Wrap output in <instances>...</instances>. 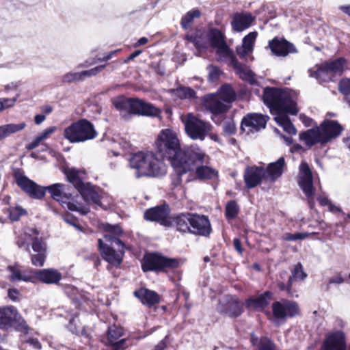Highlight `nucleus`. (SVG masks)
Here are the masks:
<instances>
[{"label": "nucleus", "mask_w": 350, "mask_h": 350, "mask_svg": "<svg viewBox=\"0 0 350 350\" xmlns=\"http://www.w3.org/2000/svg\"><path fill=\"white\" fill-rule=\"evenodd\" d=\"M297 93L292 90L269 87L264 89L262 96L264 103L275 114V122L291 135H296L297 131L286 114L297 113Z\"/></svg>", "instance_id": "nucleus-1"}, {"label": "nucleus", "mask_w": 350, "mask_h": 350, "mask_svg": "<svg viewBox=\"0 0 350 350\" xmlns=\"http://www.w3.org/2000/svg\"><path fill=\"white\" fill-rule=\"evenodd\" d=\"M156 148L163 158H166L170 161L176 172L189 167L190 164L186 162V159L203 155L196 145L182 149L178 133L171 129L160 131L156 141Z\"/></svg>", "instance_id": "nucleus-2"}, {"label": "nucleus", "mask_w": 350, "mask_h": 350, "mask_svg": "<svg viewBox=\"0 0 350 350\" xmlns=\"http://www.w3.org/2000/svg\"><path fill=\"white\" fill-rule=\"evenodd\" d=\"M131 168L135 170V176L160 177L167 173V165L152 152H138L129 160Z\"/></svg>", "instance_id": "nucleus-3"}, {"label": "nucleus", "mask_w": 350, "mask_h": 350, "mask_svg": "<svg viewBox=\"0 0 350 350\" xmlns=\"http://www.w3.org/2000/svg\"><path fill=\"white\" fill-rule=\"evenodd\" d=\"M343 127L335 120H325L319 126L299 134L300 140L308 147L314 144H325L340 135Z\"/></svg>", "instance_id": "nucleus-4"}, {"label": "nucleus", "mask_w": 350, "mask_h": 350, "mask_svg": "<svg viewBox=\"0 0 350 350\" xmlns=\"http://www.w3.org/2000/svg\"><path fill=\"white\" fill-rule=\"evenodd\" d=\"M63 135L70 143H80L96 138L98 133L94 124L89 120L83 118L66 127Z\"/></svg>", "instance_id": "nucleus-5"}, {"label": "nucleus", "mask_w": 350, "mask_h": 350, "mask_svg": "<svg viewBox=\"0 0 350 350\" xmlns=\"http://www.w3.org/2000/svg\"><path fill=\"white\" fill-rule=\"evenodd\" d=\"M113 105L118 110L129 107L131 112L141 116L157 117L161 113V111L155 106L138 98H117L113 100Z\"/></svg>", "instance_id": "nucleus-6"}, {"label": "nucleus", "mask_w": 350, "mask_h": 350, "mask_svg": "<svg viewBox=\"0 0 350 350\" xmlns=\"http://www.w3.org/2000/svg\"><path fill=\"white\" fill-rule=\"evenodd\" d=\"M13 327L16 330L25 334L28 333L30 329L16 307L13 306L1 307L0 329L7 331Z\"/></svg>", "instance_id": "nucleus-7"}, {"label": "nucleus", "mask_w": 350, "mask_h": 350, "mask_svg": "<svg viewBox=\"0 0 350 350\" xmlns=\"http://www.w3.org/2000/svg\"><path fill=\"white\" fill-rule=\"evenodd\" d=\"M63 172L67 180L73 185L75 188L80 193L81 197H100L102 189L90 183H85L81 179L83 172L75 167H64Z\"/></svg>", "instance_id": "nucleus-8"}, {"label": "nucleus", "mask_w": 350, "mask_h": 350, "mask_svg": "<svg viewBox=\"0 0 350 350\" xmlns=\"http://www.w3.org/2000/svg\"><path fill=\"white\" fill-rule=\"evenodd\" d=\"M199 151L203 154L200 157H192L186 159V162L190 164L188 169L177 171L178 175H182L196 169V174L199 179H212L217 176V172L207 165L209 162V157L199 147Z\"/></svg>", "instance_id": "nucleus-9"}, {"label": "nucleus", "mask_w": 350, "mask_h": 350, "mask_svg": "<svg viewBox=\"0 0 350 350\" xmlns=\"http://www.w3.org/2000/svg\"><path fill=\"white\" fill-rule=\"evenodd\" d=\"M179 262L176 258L163 256L159 254L152 253L145 255L142 267L144 271L167 272L176 269Z\"/></svg>", "instance_id": "nucleus-10"}, {"label": "nucleus", "mask_w": 350, "mask_h": 350, "mask_svg": "<svg viewBox=\"0 0 350 350\" xmlns=\"http://www.w3.org/2000/svg\"><path fill=\"white\" fill-rule=\"evenodd\" d=\"M185 129L187 135L191 139L203 141L211 132L212 125L189 113L185 121Z\"/></svg>", "instance_id": "nucleus-11"}, {"label": "nucleus", "mask_w": 350, "mask_h": 350, "mask_svg": "<svg viewBox=\"0 0 350 350\" xmlns=\"http://www.w3.org/2000/svg\"><path fill=\"white\" fill-rule=\"evenodd\" d=\"M216 310L223 316L235 319L243 312V306L237 297L226 295L219 299Z\"/></svg>", "instance_id": "nucleus-12"}, {"label": "nucleus", "mask_w": 350, "mask_h": 350, "mask_svg": "<svg viewBox=\"0 0 350 350\" xmlns=\"http://www.w3.org/2000/svg\"><path fill=\"white\" fill-rule=\"evenodd\" d=\"M272 312L276 319L286 320L299 314L300 310L296 301L282 299L272 304Z\"/></svg>", "instance_id": "nucleus-13"}, {"label": "nucleus", "mask_w": 350, "mask_h": 350, "mask_svg": "<svg viewBox=\"0 0 350 350\" xmlns=\"http://www.w3.org/2000/svg\"><path fill=\"white\" fill-rule=\"evenodd\" d=\"M13 177L16 185L29 197H41L42 186L25 176L21 169H14Z\"/></svg>", "instance_id": "nucleus-14"}, {"label": "nucleus", "mask_w": 350, "mask_h": 350, "mask_svg": "<svg viewBox=\"0 0 350 350\" xmlns=\"http://www.w3.org/2000/svg\"><path fill=\"white\" fill-rule=\"evenodd\" d=\"M265 169L262 167H247L244 174L245 184L248 188L259 185L261 189L268 190V181L265 179Z\"/></svg>", "instance_id": "nucleus-15"}, {"label": "nucleus", "mask_w": 350, "mask_h": 350, "mask_svg": "<svg viewBox=\"0 0 350 350\" xmlns=\"http://www.w3.org/2000/svg\"><path fill=\"white\" fill-rule=\"evenodd\" d=\"M269 119V116L260 113H249L242 119L241 129L247 134L258 132L265 128Z\"/></svg>", "instance_id": "nucleus-16"}, {"label": "nucleus", "mask_w": 350, "mask_h": 350, "mask_svg": "<svg viewBox=\"0 0 350 350\" xmlns=\"http://www.w3.org/2000/svg\"><path fill=\"white\" fill-rule=\"evenodd\" d=\"M57 198L58 202L64 207L65 206L72 211H77L82 215H86L90 211L91 203L99 204L100 198Z\"/></svg>", "instance_id": "nucleus-17"}, {"label": "nucleus", "mask_w": 350, "mask_h": 350, "mask_svg": "<svg viewBox=\"0 0 350 350\" xmlns=\"http://www.w3.org/2000/svg\"><path fill=\"white\" fill-rule=\"evenodd\" d=\"M208 40L213 47L217 48V53L226 60L234 53L230 49L224 40L223 33L217 29H211L208 33Z\"/></svg>", "instance_id": "nucleus-18"}, {"label": "nucleus", "mask_w": 350, "mask_h": 350, "mask_svg": "<svg viewBox=\"0 0 350 350\" xmlns=\"http://www.w3.org/2000/svg\"><path fill=\"white\" fill-rule=\"evenodd\" d=\"M170 208L166 204L147 209L144 212V219L150 221L159 222L161 225L167 227L169 223Z\"/></svg>", "instance_id": "nucleus-19"}, {"label": "nucleus", "mask_w": 350, "mask_h": 350, "mask_svg": "<svg viewBox=\"0 0 350 350\" xmlns=\"http://www.w3.org/2000/svg\"><path fill=\"white\" fill-rule=\"evenodd\" d=\"M307 273L304 271L301 263L298 262L295 265L293 270L292 271L291 275L288 277L286 283L279 280L277 281V286L279 288L280 291L285 292L288 296L293 297L295 293L292 288L294 280H304L307 278Z\"/></svg>", "instance_id": "nucleus-20"}, {"label": "nucleus", "mask_w": 350, "mask_h": 350, "mask_svg": "<svg viewBox=\"0 0 350 350\" xmlns=\"http://www.w3.org/2000/svg\"><path fill=\"white\" fill-rule=\"evenodd\" d=\"M191 234L208 237L212 231L211 225L207 216L191 213L189 226Z\"/></svg>", "instance_id": "nucleus-21"}, {"label": "nucleus", "mask_w": 350, "mask_h": 350, "mask_svg": "<svg viewBox=\"0 0 350 350\" xmlns=\"http://www.w3.org/2000/svg\"><path fill=\"white\" fill-rule=\"evenodd\" d=\"M98 242L103 258L116 267L119 266L124 256V249L118 248V250H116L113 247L105 244L100 239L98 240Z\"/></svg>", "instance_id": "nucleus-22"}, {"label": "nucleus", "mask_w": 350, "mask_h": 350, "mask_svg": "<svg viewBox=\"0 0 350 350\" xmlns=\"http://www.w3.org/2000/svg\"><path fill=\"white\" fill-rule=\"evenodd\" d=\"M298 183L306 197L313 193V182L312 172L306 163H301L299 167Z\"/></svg>", "instance_id": "nucleus-23"}, {"label": "nucleus", "mask_w": 350, "mask_h": 350, "mask_svg": "<svg viewBox=\"0 0 350 350\" xmlns=\"http://www.w3.org/2000/svg\"><path fill=\"white\" fill-rule=\"evenodd\" d=\"M269 46L271 52L277 56L285 57L289 53H297V49L293 44L284 38L278 37L269 42Z\"/></svg>", "instance_id": "nucleus-24"}, {"label": "nucleus", "mask_w": 350, "mask_h": 350, "mask_svg": "<svg viewBox=\"0 0 350 350\" xmlns=\"http://www.w3.org/2000/svg\"><path fill=\"white\" fill-rule=\"evenodd\" d=\"M320 350H346L344 333L337 331L329 334L325 339Z\"/></svg>", "instance_id": "nucleus-25"}, {"label": "nucleus", "mask_w": 350, "mask_h": 350, "mask_svg": "<svg viewBox=\"0 0 350 350\" xmlns=\"http://www.w3.org/2000/svg\"><path fill=\"white\" fill-rule=\"evenodd\" d=\"M227 61L241 79L250 84L256 82L254 72L246 65L239 63L234 54Z\"/></svg>", "instance_id": "nucleus-26"}, {"label": "nucleus", "mask_w": 350, "mask_h": 350, "mask_svg": "<svg viewBox=\"0 0 350 350\" xmlns=\"http://www.w3.org/2000/svg\"><path fill=\"white\" fill-rule=\"evenodd\" d=\"M285 160L283 157L279 158L275 162L269 163L265 169V180L268 181V188H271L273 183L280 178L283 173Z\"/></svg>", "instance_id": "nucleus-27"}, {"label": "nucleus", "mask_w": 350, "mask_h": 350, "mask_svg": "<svg viewBox=\"0 0 350 350\" xmlns=\"http://www.w3.org/2000/svg\"><path fill=\"white\" fill-rule=\"evenodd\" d=\"M191 213H185L170 217L169 223L167 227H175L176 230L185 234L190 232Z\"/></svg>", "instance_id": "nucleus-28"}, {"label": "nucleus", "mask_w": 350, "mask_h": 350, "mask_svg": "<svg viewBox=\"0 0 350 350\" xmlns=\"http://www.w3.org/2000/svg\"><path fill=\"white\" fill-rule=\"evenodd\" d=\"M206 108L213 115H218L226 113L230 105L221 100L215 94L208 96L205 99Z\"/></svg>", "instance_id": "nucleus-29"}, {"label": "nucleus", "mask_w": 350, "mask_h": 350, "mask_svg": "<svg viewBox=\"0 0 350 350\" xmlns=\"http://www.w3.org/2000/svg\"><path fill=\"white\" fill-rule=\"evenodd\" d=\"M122 335L123 331L121 327H116V325L109 327L107 339L113 350H122L125 349L126 339H119Z\"/></svg>", "instance_id": "nucleus-30"}, {"label": "nucleus", "mask_w": 350, "mask_h": 350, "mask_svg": "<svg viewBox=\"0 0 350 350\" xmlns=\"http://www.w3.org/2000/svg\"><path fill=\"white\" fill-rule=\"evenodd\" d=\"M254 18L249 13H237L234 14L231 25L234 31L241 32L250 27Z\"/></svg>", "instance_id": "nucleus-31"}, {"label": "nucleus", "mask_w": 350, "mask_h": 350, "mask_svg": "<svg viewBox=\"0 0 350 350\" xmlns=\"http://www.w3.org/2000/svg\"><path fill=\"white\" fill-rule=\"evenodd\" d=\"M273 293L267 291L259 295L256 298H250L245 301V306L248 309L263 310L271 299Z\"/></svg>", "instance_id": "nucleus-32"}, {"label": "nucleus", "mask_w": 350, "mask_h": 350, "mask_svg": "<svg viewBox=\"0 0 350 350\" xmlns=\"http://www.w3.org/2000/svg\"><path fill=\"white\" fill-rule=\"evenodd\" d=\"M134 295L140 300L142 304L149 308L158 304L160 301L159 295L154 291L141 288L134 292Z\"/></svg>", "instance_id": "nucleus-33"}, {"label": "nucleus", "mask_w": 350, "mask_h": 350, "mask_svg": "<svg viewBox=\"0 0 350 350\" xmlns=\"http://www.w3.org/2000/svg\"><path fill=\"white\" fill-rule=\"evenodd\" d=\"M69 185L63 183H55L49 186H42L41 197L48 192L51 197H72L69 192Z\"/></svg>", "instance_id": "nucleus-34"}, {"label": "nucleus", "mask_w": 350, "mask_h": 350, "mask_svg": "<svg viewBox=\"0 0 350 350\" xmlns=\"http://www.w3.org/2000/svg\"><path fill=\"white\" fill-rule=\"evenodd\" d=\"M6 269L9 272L8 279L11 282H28L31 280V275L27 271L22 269L18 265H9Z\"/></svg>", "instance_id": "nucleus-35"}, {"label": "nucleus", "mask_w": 350, "mask_h": 350, "mask_svg": "<svg viewBox=\"0 0 350 350\" xmlns=\"http://www.w3.org/2000/svg\"><path fill=\"white\" fill-rule=\"evenodd\" d=\"M36 278L46 284H57L62 279V274L56 269H44L36 271Z\"/></svg>", "instance_id": "nucleus-36"}, {"label": "nucleus", "mask_w": 350, "mask_h": 350, "mask_svg": "<svg viewBox=\"0 0 350 350\" xmlns=\"http://www.w3.org/2000/svg\"><path fill=\"white\" fill-rule=\"evenodd\" d=\"M38 231L35 228H28L23 234H20L16 241V243L21 249L29 252V245L34 235H38Z\"/></svg>", "instance_id": "nucleus-37"}, {"label": "nucleus", "mask_w": 350, "mask_h": 350, "mask_svg": "<svg viewBox=\"0 0 350 350\" xmlns=\"http://www.w3.org/2000/svg\"><path fill=\"white\" fill-rule=\"evenodd\" d=\"M310 76L317 79L319 83L331 81L334 77L325 63L319 66L315 70H310Z\"/></svg>", "instance_id": "nucleus-38"}, {"label": "nucleus", "mask_w": 350, "mask_h": 350, "mask_svg": "<svg viewBox=\"0 0 350 350\" xmlns=\"http://www.w3.org/2000/svg\"><path fill=\"white\" fill-rule=\"evenodd\" d=\"M26 126L25 122L18 124H7L0 126V140L4 139L10 135L18 133L23 130Z\"/></svg>", "instance_id": "nucleus-39"}, {"label": "nucleus", "mask_w": 350, "mask_h": 350, "mask_svg": "<svg viewBox=\"0 0 350 350\" xmlns=\"http://www.w3.org/2000/svg\"><path fill=\"white\" fill-rule=\"evenodd\" d=\"M215 95L228 105L232 103L236 98L235 92L228 84L222 85L218 92Z\"/></svg>", "instance_id": "nucleus-40"}, {"label": "nucleus", "mask_w": 350, "mask_h": 350, "mask_svg": "<svg viewBox=\"0 0 350 350\" xmlns=\"http://www.w3.org/2000/svg\"><path fill=\"white\" fill-rule=\"evenodd\" d=\"M325 64L334 75V74L340 75L347 68V62L343 57L336 59L329 62H325Z\"/></svg>", "instance_id": "nucleus-41"}, {"label": "nucleus", "mask_w": 350, "mask_h": 350, "mask_svg": "<svg viewBox=\"0 0 350 350\" xmlns=\"http://www.w3.org/2000/svg\"><path fill=\"white\" fill-rule=\"evenodd\" d=\"M56 131L55 126H51L44 131H43L40 135L36 136L35 139L31 143L28 144L26 146L27 150H33L37 148L40 144L49 137L50 135Z\"/></svg>", "instance_id": "nucleus-42"}, {"label": "nucleus", "mask_w": 350, "mask_h": 350, "mask_svg": "<svg viewBox=\"0 0 350 350\" xmlns=\"http://www.w3.org/2000/svg\"><path fill=\"white\" fill-rule=\"evenodd\" d=\"M200 14L201 13L198 10H192L188 12L182 17L180 22L181 27L185 29H188L191 27L194 18L200 17Z\"/></svg>", "instance_id": "nucleus-43"}, {"label": "nucleus", "mask_w": 350, "mask_h": 350, "mask_svg": "<svg viewBox=\"0 0 350 350\" xmlns=\"http://www.w3.org/2000/svg\"><path fill=\"white\" fill-rule=\"evenodd\" d=\"M32 250L36 253H46V245L42 237L34 235L31 242Z\"/></svg>", "instance_id": "nucleus-44"}, {"label": "nucleus", "mask_w": 350, "mask_h": 350, "mask_svg": "<svg viewBox=\"0 0 350 350\" xmlns=\"http://www.w3.org/2000/svg\"><path fill=\"white\" fill-rule=\"evenodd\" d=\"M174 92L180 99H191L196 97V92L189 87H180L176 89Z\"/></svg>", "instance_id": "nucleus-45"}, {"label": "nucleus", "mask_w": 350, "mask_h": 350, "mask_svg": "<svg viewBox=\"0 0 350 350\" xmlns=\"http://www.w3.org/2000/svg\"><path fill=\"white\" fill-rule=\"evenodd\" d=\"M239 212V207L234 200H230L226 206L225 215L228 219L235 218Z\"/></svg>", "instance_id": "nucleus-46"}, {"label": "nucleus", "mask_w": 350, "mask_h": 350, "mask_svg": "<svg viewBox=\"0 0 350 350\" xmlns=\"http://www.w3.org/2000/svg\"><path fill=\"white\" fill-rule=\"evenodd\" d=\"M258 343L257 350H276L274 342L267 337H261Z\"/></svg>", "instance_id": "nucleus-47"}, {"label": "nucleus", "mask_w": 350, "mask_h": 350, "mask_svg": "<svg viewBox=\"0 0 350 350\" xmlns=\"http://www.w3.org/2000/svg\"><path fill=\"white\" fill-rule=\"evenodd\" d=\"M27 214V211L20 206L10 207L9 208V217L12 221H17L20 217Z\"/></svg>", "instance_id": "nucleus-48"}, {"label": "nucleus", "mask_w": 350, "mask_h": 350, "mask_svg": "<svg viewBox=\"0 0 350 350\" xmlns=\"http://www.w3.org/2000/svg\"><path fill=\"white\" fill-rule=\"evenodd\" d=\"M70 290L72 293V297H71L73 301L77 304H81L82 301H85L88 300V297L86 294L83 292H79L77 288L75 287H68L67 290Z\"/></svg>", "instance_id": "nucleus-49"}, {"label": "nucleus", "mask_w": 350, "mask_h": 350, "mask_svg": "<svg viewBox=\"0 0 350 350\" xmlns=\"http://www.w3.org/2000/svg\"><path fill=\"white\" fill-rule=\"evenodd\" d=\"M104 239L110 243V247L117 246L118 248L124 249V243L117 237L107 232L104 235Z\"/></svg>", "instance_id": "nucleus-50"}, {"label": "nucleus", "mask_w": 350, "mask_h": 350, "mask_svg": "<svg viewBox=\"0 0 350 350\" xmlns=\"http://www.w3.org/2000/svg\"><path fill=\"white\" fill-rule=\"evenodd\" d=\"M103 228L105 232L113 234L118 238L122 234V230L118 225L104 224H103Z\"/></svg>", "instance_id": "nucleus-51"}, {"label": "nucleus", "mask_w": 350, "mask_h": 350, "mask_svg": "<svg viewBox=\"0 0 350 350\" xmlns=\"http://www.w3.org/2000/svg\"><path fill=\"white\" fill-rule=\"evenodd\" d=\"M257 37V32L253 31L249 33L247 36H245L242 42V45L246 47L247 50L253 49L254 43Z\"/></svg>", "instance_id": "nucleus-52"}, {"label": "nucleus", "mask_w": 350, "mask_h": 350, "mask_svg": "<svg viewBox=\"0 0 350 350\" xmlns=\"http://www.w3.org/2000/svg\"><path fill=\"white\" fill-rule=\"evenodd\" d=\"M105 64L100 65L90 70L80 72L81 81L85 78L96 75L98 73L100 72L105 68Z\"/></svg>", "instance_id": "nucleus-53"}, {"label": "nucleus", "mask_w": 350, "mask_h": 350, "mask_svg": "<svg viewBox=\"0 0 350 350\" xmlns=\"http://www.w3.org/2000/svg\"><path fill=\"white\" fill-rule=\"evenodd\" d=\"M62 218L68 224L75 227L79 231H82V227L79 225L78 219L72 215L66 213L62 215Z\"/></svg>", "instance_id": "nucleus-54"}, {"label": "nucleus", "mask_w": 350, "mask_h": 350, "mask_svg": "<svg viewBox=\"0 0 350 350\" xmlns=\"http://www.w3.org/2000/svg\"><path fill=\"white\" fill-rule=\"evenodd\" d=\"M76 319L72 318L70 320L69 324H68V328L70 330V332L75 334H81L83 336H85L86 337L88 336L87 334L85 329L83 327H81V326H77L76 325Z\"/></svg>", "instance_id": "nucleus-55"}, {"label": "nucleus", "mask_w": 350, "mask_h": 350, "mask_svg": "<svg viewBox=\"0 0 350 350\" xmlns=\"http://www.w3.org/2000/svg\"><path fill=\"white\" fill-rule=\"evenodd\" d=\"M207 70L208 72V78L209 81L215 82L219 79L221 74V72L218 67L213 65H209L207 67Z\"/></svg>", "instance_id": "nucleus-56"}, {"label": "nucleus", "mask_w": 350, "mask_h": 350, "mask_svg": "<svg viewBox=\"0 0 350 350\" xmlns=\"http://www.w3.org/2000/svg\"><path fill=\"white\" fill-rule=\"evenodd\" d=\"M46 258V253H36L31 255V262L35 266L42 267Z\"/></svg>", "instance_id": "nucleus-57"}, {"label": "nucleus", "mask_w": 350, "mask_h": 350, "mask_svg": "<svg viewBox=\"0 0 350 350\" xmlns=\"http://www.w3.org/2000/svg\"><path fill=\"white\" fill-rule=\"evenodd\" d=\"M75 81H81L80 72H68L62 77V81L66 83H70Z\"/></svg>", "instance_id": "nucleus-58"}, {"label": "nucleus", "mask_w": 350, "mask_h": 350, "mask_svg": "<svg viewBox=\"0 0 350 350\" xmlns=\"http://www.w3.org/2000/svg\"><path fill=\"white\" fill-rule=\"evenodd\" d=\"M340 92L345 96L350 94V79H342L338 85Z\"/></svg>", "instance_id": "nucleus-59"}, {"label": "nucleus", "mask_w": 350, "mask_h": 350, "mask_svg": "<svg viewBox=\"0 0 350 350\" xmlns=\"http://www.w3.org/2000/svg\"><path fill=\"white\" fill-rule=\"evenodd\" d=\"M223 131L226 135H231L236 131V125L233 121L226 122L223 126Z\"/></svg>", "instance_id": "nucleus-60"}, {"label": "nucleus", "mask_w": 350, "mask_h": 350, "mask_svg": "<svg viewBox=\"0 0 350 350\" xmlns=\"http://www.w3.org/2000/svg\"><path fill=\"white\" fill-rule=\"evenodd\" d=\"M307 234L297 232L295 234L287 233L285 234V240L289 241H295L297 240H303L307 237Z\"/></svg>", "instance_id": "nucleus-61"}, {"label": "nucleus", "mask_w": 350, "mask_h": 350, "mask_svg": "<svg viewBox=\"0 0 350 350\" xmlns=\"http://www.w3.org/2000/svg\"><path fill=\"white\" fill-rule=\"evenodd\" d=\"M185 38L188 42L193 43L197 49L202 47L200 42V38L197 34L188 33L185 36Z\"/></svg>", "instance_id": "nucleus-62"}, {"label": "nucleus", "mask_w": 350, "mask_h": 350, "mask_svg": "<svg viewBox=\"0 0 350 350\" xmlns=\"http://www.w3.org/2000/svg\"><path fill=\"white\" fill-rule=\"evenodd\" d=\"M20 292L16 288H10L8 292V297L13 301H17L19 300Z\"/></svg>", "instance_id": "nucleus-63"}, {"label": "nucleus", "mask_w": 350, "mask_h": 350, "mask_svg": "<svg viewBox=\"0 0 350 350\" xmlns=\"http://www.w3.org/2000/svg\"><path fill=\"white\" fill-rule=\"evenodd\" d=\"M344 282V278L341 276L340 273H338L336 276L332 277L329 279V283L327 286V290H329V285L332 284H342Z\"/></svg>", "instance_id": "nucleus-64"}]
</instances>
